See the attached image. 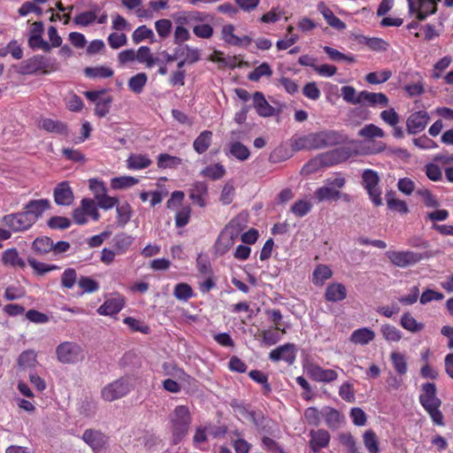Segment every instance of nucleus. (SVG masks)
<instances>
[{
  "instance_id": "338daca9",
  "label": "nucleus",
  "mask_w": 453,
  "mask_h": 453,
  "mask_svg": "<svg viewBox=\"0 0 453 453\" xmlns=\"http://www.w3.org/2000/svg\"><path fill=\"white\" fill-rule=\"evenodd\" d=\"M312 208V203L307 200H298L291 206V212L298 218L307 215Z\"/></svg>"
},
{
  "instance_id": "dca6fc26",
  "label": "nucleus",
  "mask_w": 453,
  "mask_h": 453,
  "mask_svg": "<svg viewBox=\"0 0 453 453\" xmlns=\"http://www.w3.org/2000/svg\"><path fill=\"white\" fill-rule=\"evenodd\" d=\"M430 116L426 111H418L411 113L406 120V130L410 134H417L422 132L427 126Z\"/></svg>"
},
{
  "instance_id": "f8f14e48",
  "label": "nucleus",
  "mask_w": 453,
  "mask_h": 453,
  "mask_svg": "<svg viewBox=\"0 0 453 453\" xmlns=\"http://www.w3.org/2000/svg\"><path fill=\"white\" fill-rule=\"evenodd\" d=\"M306 374L314 381L330 383L338 378V373L333 369H324L315 363H308L303 366Z\"/></svg>"
},
{
  "instance_id": "052dcab7",
  "label": "nucleus",
  "mask_w": 453,
  "mask_h": 453,
  "mask_svg": "<svg viewBox=\"0 0 453 453\" xmlns=\"http://www.w3.org/2000/svg\"><path fill=\"white\" fill-rule=\"evenodd\" d=\"M249 415L250 417V419L254 422L256 426L260 431L266 433V434H273V429H272L273 428L272 427L273 421L271 419L265 418L263 416L257 418L255 411H250L249 413Z\"/></svg>"
},
{
  "instance_id": "3c124183",
  "label": "nucleus",
  "mask_w": 453,
  "mask_h": 453,
  "mask_svg": "<svg viewBox=\"0 0 453 453\" xmlns=\"http://www.w3.org/2000/svg\"><path fill=\"white\" fill-rule=\"evenodd\" d=\"M363 441L369 453H379V441L376 434L372 430H366L363 434Z\"/></svg>"
},
{
  "instance_id": "2f4dec72",
  "label": "nucleus",
  "mask_w": 453,
  "mask_h": 453,
  "mask_svg": "<svg viewBox=\"0 0 453 453\" xmlns=\"http://www.w3.org/2000/svg\"><path fill=\"white\" fill-rule=\"evenodd\" d=\"M148 40L150 43L157 42L153 30L145 25L139 26L132 34V41L135 44H139Z\"/></svg>"
},
{
  "instance_id": "4d7b16f0",
  "label": "nucleus",
  "mask_w": 453,
  "mask_h": 453,
  "mask_svg": "<svg viewBox=\"0 0 453 453\" xmlns=\"http://www.w3.org/2000/svg\"><path fill=\"white\" fill-rule=\"evenodd\" d=\"M360 42L365 43L371 50L376 51H385L389 46V44L385 40L378 37L362 36Z\"/></svg>"
},
{
  "instance_id": "de8ad7c7",
  "label": "nucleus",
  "mask_w": 453,
  "mask_h": 453,
  "mask_svg": "<svg viewBox=\"0 0 453 453\" xmlns=\"http://www.w3.org/2000/svg\"><path fill=\"white\" fill-rule=\"evenodd\" d=\"M390 360L397 374L403 375L407 372V361L403 354L394 351L390 354Z\"/></svg>"
},
{
  "instance_id": "13d9d810",
  "label": "nucleus",
  "mask_w": 453,
  "mask_h": 453,
  "mask_svg": "<svg viewBox=\"0 0 453 453\" xmlns=\"http://www.w3.org/2000/svg\"><path fill=\"white\" fill-rule=\"evenodd\" d=\"M273 70L269 64L262 63L248 74V79L251 81H258L262 77H270Z\"/></svg>"
},
{
  "instance_id": "09e8293b",
  "label": "nucleus",
  "mask_w": 453,
  "mask_h": 453,
  "mask_svg": "<svg viewBox=\"0 0 453 453\" xmlns=\"http://www.w3.org/2000/svg\"><path fill=\"white\" fill-rule=\"evenodd\" d=\"M27 263L35 270V273L38 275H43L51 271L59 269V266L57 265H49L42 262H39L35 257H28Z\"/></svg>"
},
{
  "instance_id": "412c9836",
  "label": "nucleus",
  "mask_w": 453,
  "mask_h": 453,
  "mask_svg": "<svg viewBox=\"0 0 453 453\" xmlns=\"http://www.w3.org/2000/svg\"><path fill=\"white\" fill-rule=\"evenodd\" d=\"M82 439L94 451L101 450L107 441V437L103 433L93 429H87L82 434Z\"/></svg>"
},
{
  "instance_id": "e433bc0d",
  "label": "nucleus",
  "mask_w": 453,
  "mask_h": 453,
  "mask_svg": "<svg viewBox=\"0 0 453 453\" xmlns=\"http://www.w3.org/2000/svg\"><path fill=\"white\" fill-rule=\"evenodd\" d=\"M113 248L118 254H124L127 251L129 247L132 245L134 242V238L126 234L121 233L118 234L114 236L113 240Z\"/></svg>"
},
{
  "instance_id": "20e7f679",
  "label": "nucleus",
  "mask_w": 453,
  "mask_h": 453,
  "mask_svg": "<svg viewBox=\"0 0 453 453\" xmlns=\"http://www.w3.org/2000/svg\"><path fill=\"white\" fill-rule=\"evenodd\" d=\"M243 228L244 225L240 217L232 219L218 236L215 242L216 252L220 255L226 254L234 246Z\"/></svg>"
},
{
  "instance_id": "e2e57ef3",
  "label": "nucleus",
  "mask_w": 453,
  "mask_h": 453,
  "mask_svg": "<svg viewBox=\"0 0 453 453\" xmlns=\"http://www.w3.org/2000/svg\"><path fill=\"white\" fill-rule=\"evenodd\" d=\"M138 180L132 176H120L112 178L111 186L113 189H123L134 186Z\"/></svg>"
},
{
  "instance_id": "bf43d9fd",
  "label": "nucleus",
  "mask_w": 453,
  "mask_h": 453,
  "mask_svg": "<svg viewBox=\"0 0 453 453\" xmlns=\"http://www.w3.org/2000/svg\"><path fill=\"white\" fill-rule=\"evenodd\" d=\"M358 135L368 139L375 137L382 138L385 136V132L382 128L375 126L374 124H368L358 131Z\"/></svg>"
},
{
  "instance_id": "b1692460",
  "label": "nucleus",
  "mask_w": 453,
  "mask_h": 453,
  "mask_svg": "<svg viewBox=\"0 0 453 453\" xmlns=\"http://www.w3.org/2000/svg\"><path fill=\"white\" fill-rule=\"evenodd\" d=\"M124 305V298L120 296L110 298L99 306L97 312L102 316H113L118 314L123 309Z\"/></svg>"
},
{
  "instance_id": "4be33fe9",
  "label": "nucleus",
  "mask_w": 453,
  "mask_h": 453,
  "mask_svg": "<svg viewBox=\"0 0 453 453\" xmlns=\"http://www.w3.org/2000/svg\"><path fill=\"white\" fill-rule=\"evenodd\" d=\"M225 153L227 157H233L239 161H245L250 157V149L241 142H228Z\"/></svg>"
},
{
  "instance_id": "1a4fd4ad",
  "label": "nucleus",
  "mask_w": 453,
  "mask_h": 453,
  "mask_svg": "<svg viewBox=\"0 0 453 453\" xmlns=\"http://www.w3.org/2000/svg\"><path fill=\"white\" fill-rule=\"evenodd\" d=\"M386 256L394 265L401 268L414 265L425 258L422 253L411 250H388Z\"/></svg>"
},
{
  "instance_id": "39448f33",
  "label": "nucleus",
  "mask_w": 453,
  "mask_h": 453,
  "mask_svg": "<svg viewBox=\"0 0 453 453\" xmlns=\"http://www.w3.org/2000/svg\"><path fill=\"white\" fill-rule=\"evenodd\" d=\"M346 184V179L341 173L327 178L324 185L318 188L314 192V197L318 203L325 201H336L341 198V188Z\"/></svg>"
},
{
  "instance_id": "37998d69",
  "label": "nucleus",
  "mask_w": 453,
  "mask_h": 453,
  "mask_svg": "<svg viewBox=\"0 0 453 453\" xmlns=\"http://www.w3.org/2000/svg\"><path fill=\"white\" fill-rule=\"evenodd\" d=\"M333 275L332 270L326 265H319L313 271L312 281L315 285H323Z\"/></svg>"
},
{
  "instance_id": "ea45409f",
  "label": "nucleus",
  "mask_w": 453,
  "mask_h": 453,
  "mask_svg": "<svg viewBox=\"0 0 453 453\" xmlns=\"http://www.w3.org/2000/svg\"><path fill=\"white\" fill-rule=\"evenodd\" d=\"M148 81V76L145 73H138L132 76L127 82L128 88L134 94H141Z\"/></svg>"
},
{
  "instance_id": "5fc2aeb1",
  "label": "nucleus",
  "mask_w": 453,
  "mask_h": 453,
  "mask_svg": "<svg viewBox=\"0 0 453 453\" xmlns=\"http://www.w3.org/2000/svg\"><path fill=\"white\" fill-rule=\"evenodd\" d=\"M116 211L119 225L124 226L132 217V209L130 204L128 203H123L121 204L118 203L116 206Z\"/></svg>"
},
{
  "instance_id": "aec40b11",
  "label": "nucleus",
  "mask_w": 453,
  "mask_h": 453,
  "mask_svg": "<svg viewBox=\"0 0 453 453\" xmlns=\"http://www.w3.org/2000/svg\"><path fill=\"white\" fill-rule=\"evenodd\" d=\"M39 128L48 132L61 135L68 134L67 125L60 120L50 118H41L38 120Z\"/></svg>"
},
{
  "instance_id": "f704fd0d",
  "label": "nucleus",
  "mask_w": 453,
  "mask_h": 453,
  "mask_svg": "<svg viewBox=\"0 0 453 453\" xmlns=\"http://www.w3.org/2000/svg\"><path fill=\"white\" fill-rule=\"evenodd\" d=\"M212 132L204 130L195 139L193 148L198 154L204 153L211 145Z\"/></svg>"
},
{
  "instance_id": "c03bdc74",
  "label": "nucleus",
  "mask_w": 453,
  "mask_h": 453,
  "mask_svg": "<svg viewBox=\"0 0 453 453\" xmlns=\"http://www.w3.org/2000/svg\"><path fill=\"white\" fill-rule=\"evenodd\" d=\"M37 354L33 349H27L23 351L19 358H18V365L22 369H27L35 367L37 364Z\"/></svg>"
},
{
  "instance_id": "a18cd8bd",
  "label": "nucleus",
  "mask_w": 453,
  "mask_h": 453,
  "mask_svg": "<svg viewBox=\"0 0 453 453\" xmlns=\"http://www.w3.org/2000/svg\"><path fill=\"white\" fill-rule=\"evenodd\" d=\"M192 31L196 37L201 39H210L213 35V27L206 20L204 22H195Z\"/></svg>"
},
{
  "instance_id": "6e6d98bb",
  "label": "nucleus",
  "mask_w": 453,
  "mask_h": 453,
  "mask_svg": "<svg viewBox=\"0 0 453 453\" xmlns=\"http://www.w3.org/2000/svg\"><path fill=\"white\" fill-rule=\"evenodd\" d=\"M81 207L88 217H90L94 221H97L100 214L97 210V204L91 198H82L81 201Z\"/></svg>"
},
{
  "instance_id": "49530a36",
  "label": "nucleus",
  "mask_w": 453,
  "mask_h": 453,
  "mask_svg": "<svg viewBox=\"0 0 453 453\" xmlns=\"http://www.w3.org/2000/svg\"><path fill=\"white\" fill-rule=\"evenodd\" d=\"M291 147L294 150H313L311 142V134L306 135H296L291 139Z\"/></svg>"
},
{
  "instance_id": "f257e3e1",
  "label": "nucleus",
  "mask_w": 453,
  "mask_h": 453,
  "mask_svg": "<svg viewBox=\"0 0 453 453\" xmlns=\"http://www.w3.org/2000/svg\"><path fill=\"white\" fill-rule=\"evenodd\" d=\"M418 399L422 407L429 414L432 421L437 426H444V417L440 411L441 401L437 396L435 384L433 382L424 383Z\"/></svg>"
},
{
  "instance_id": "9d476101",
  "label": "nucleus",
  "mask_w": 453,
  "mask_h": 453,
  "mask_svg": "<svg viewBox=\"0 0 453 453\" xmlns=\"http://www.w3.org/2000/svg\"><path fill=\"white\" fill-rule=\"evenodd\" d=\"M107 89L88 90L84 92L86 98L96 104L95 114L99 118L105 117L111 110L113 98L111 96H104Z\"/></svg>"
},
{
  "instance_id": "a211bd4d",
  "label": "nucleus",
  "mask_w": 453,
  "mask_h": 453,
  "mask_svg": "<svg viewBox=\"0 0 453 453\" xmlns=\"http://www.w3.org/2000/svg\"><path fill=\"white\" fill-rule=\"evenodd\" d=\"M309 447L313 453H318L320 449L327 448L331 440V435L326 429H311L309 433Z\"/></svg>"
},
{
  "instance_id": "cd10ccee",
  "label": "nucleus",
  "mask_w": 453,
  "mask_h": 453,
  "mask_svg": "<svg viewBox=\"0 0 453 453\" xmlns=\"http://www.w3.org/2000/svg\"><path fill=\"white\" fill-rule=\"evenodd\" d=\"M347 296L346 287L342 283L329 284L325 292V298L328 302H341Z\"/></svg>"
},
{
  "instance_id": "c9c22d12",
  "label": "nucleus",
  "mask_w": 453,
  "mask_h": 453,
  "mask_svg": "<svg viewBox=\"0 0 453 453\" xmlns=\"http://www.w3.org/2000/svg\"><path fill=\"white\" fill-rule=\"evenodd\" d=\"M32 250L38 256H44L52 251L53 241L48 236L37 237L32 242Z\"/></svg>"
},
{
  "instance_id": "c756f323",
  "label": "nucleus",
  "mask_w": 453,
  "mask_h": 453,
  "mask_svg": "<svg viewBox=\"0 0 453 453\" xmlns=\"http://www.w3.org/2000/svg\"><path fill=\"white\" fill-rule=\"evenodd\" d=\"M178 51L179 58H186V61H189V65H193L201 59V52L197 48L191 47L188 44H180L175 47Z\"/></svg>"
},
{
  "instance_id": "8fccbe9b",
  "label": "nucleus",
  "mask_w": 453,
  "mask_h": 453,
  "mask_svg": "<svg viewBox=\"0 0 453 453\" xmlns=\"http://www.w3.org/2000/svg\"><path fill=\"white\" fill-rule=\"evenodd\" d=\"M155 30L160 39L168 38L173 30V22L168 19H160L154 23Z\"/></svg>"
},
{
  "instance_id": "5701e85b",
  "label": "nucleus",
  "mask_w": 453,
  "mask_h": 453,
  "mask_svg": "<svg viewBox=\"0 0 453 453\" xmlns=\"http://www.w3.org/2000/svg\"><path fill=\"white\" fill-rule=\"evenodd\" d=\"M322 418H324L325 423L328 428L336 430L341 427L344 421V417L337 410L325 406L321 410Z\"/></svg>"
},
{
  "instance_id": "4c0bfd02",
  "label": "nucleus",
  "mask_w": 453,
  "mask_h": 453,
  "mask_svg": "<svg viewBox=\"0 0 453 453\" xmlns=\"http://www.w3.org/2000/svg\"><path fill=\"white\" fill-rule=\"evenodd\" d=\"M152 161L147 155L132 154L127 160V167L131 170H142L151 165Z\"/></svg>"
},
{
  "instance_id": "f03ea898",
  "label": "nucleus",
  "mask_w": 453,
  "mask_h": 453,
  "mask_svg": "<svg viewBox=\"0 0 453 453\" xmlns=\"http://www.w3.org/2000/svg\"><path fill=\"white\" fill-rule=\"evenodd\" d=\"M192 417L190 411L186 405H177L169 415V424L172 432V442L180 443L187 435Z\"/></svg>"
},
{
  "instance_id": "2eb2a0df",
  "label": "nucleus",
  "mask_w": 453,
  "mask_h": 453,
  "mask_svg": "<svg viewBox=\"0 0 453 453\" xmlns=\"http://www.w3.org/2000/svg\"><path fill=\"white\" fill-rule=\"evenodd\" d=\"M51 207L50 201L47 198L29 200L23 206V210L35 224L42 217L43 213Z\"/></svg>"
},
{
  "instance_id": "6ab92c4d",
  "label": "nucleus",
  "mask_w": 453,
  "mask_h": 453,
  "mask_svg": "<svg viewBox=\"0 0 453 453\" xmlns=\"http://www.w3.org/2000/svg\"><path fill=\"white\" fill-rule=\"evenodd\" d=\"M188 196L199 207H205L208 196V185L204 181H195L188 190Z\"/></svg>"
},
{
  "instance_id": "680f3d73",
  "label": "nucleus",
  "mask_w": 453,
  "mask_h": 453,
  "mask_svg": "<svg viewBox=\"0 0 453 453\" xmlns=\"http://www.w3.org/2000/svg\"><path fill=\"white\" fill-rule=\"evenodd\" d=\"M341 95L343 100L349 104H362L361 92L357 94L355 88L351 86H343L341 88Z\"/></svg>"
},
{
  "instance_id": "f3484780",
  "label": "nucleus",
  "mask_w": 453,
  "mask_h": 453,
  "mask_svg": "<svg viewBox=\"0 0 453 453\" xmlns=\"http://www.w3.org/2000/svg\"><path fill=\"white\" fill-rule=\"evenodd\" d=\"M53 198L57 205L69 206L74 201V194L68 181H61L53 189Z\"/></svg>"
},
{
  "instance_id": "603ef678",
  "label": "nucleus",
  "mask_w": 453,
  "mask_h": 453,
  "mask_svg": "<svg viewBox=\"0 0 453 453\" xmlns=\"http://www.w3.org/2000/svg\"><path fill=\"white\" fill-rule=\"evenodd\" d=\"M173 296L179 301L187 302L194 296V291L188 283H178L174 287Z\"/></svg>"
},
{
  "instance_id": "423d86ee",
  "label": "nucleus",
  "mask_w": 453,
  "mask_h": 453,
  "mask_svg": "<svg viewBox=\"0 0 453 453\" xmlns=\"http://www.w3.org/2000/svg\"><path fill=\"white\" fill-rule=\"evenodd\" d=\"M133 387L131 377H121L104 387L101 390V396L106 402H113L126 396Z\"/></svg>"
},
{
  "instance_id": "473e14b6",
  "label": "nucleus",
  "mask_w": 453,
  "mask_h": 453,
  "mask_svg": "<svg viewBox=\"0 0 453 453\" xmlns=\"http://www.w3.org/2000/svg\"><path fill=\"white\" fill-rule=\"evenodd\" d=\"M2 261L4 265L12 267H20L22 269L26 267V262L19 257L16 248L5 250L2 254Z\"/></svg>"
},
{
  "instance_id": "0e129e2a",
  "label": "nucleus",
  "mask_w": 453,
  "mask_h": 453,
  "mask_svg": "<svg viewBox=\"0 0 453 453\" xmlns=\"http://www.w3.org/2000/svg\"><path fill=\"white\" fill-rule=\"evenodd\" d=\"M380 332L388 342H399L403 337L402 332L395 326L389 324L381 326Z\"/></svg>"
},
{
  "instance_id": "0eeeda50",
  "label": "nucleus",
  "mask_w": 453,
  "mask_h": 453,
  "mask_svg": "<svg viewBox=\"0 0 453 453\" xmlns=\"http://www.w3.org/2000/svg\"><path fill=\"white\" fill-rule=\"evenodd\" d=\"M379 173L372 169H365L362 173V185L369 198L375 206L382 204L381 189L379 187Z\"/></svg>"
},
{
  "instance_id": "4468645a",
  "label": "nucleus",
  "mask_w": 453,
  "mask_h": 453,
  "mask_svg": "<svg viewBox=\"0 0 453 453\" xmlns=\"http://www.w3.org/2000/svg\"><path fill=\"white\" fill-rule=\"evenodd\" d=\"M172 17L175 26L192 27L195 22H204L209 16L203 12L180 11L174 12Z\"/></svg>"
},
{
  "instance_id": "9b49d317",
  "label": "nucleus",
  "mask_w": 453,
  "mask_h": 453,
  "mask_svg": "<svg viewBox=\"0 0 453 453\" xmlns=\"http://www.w3.org/2000/svg\"><path fill=\"white\" fill-rule=\"evenodd\" d=\"M2 221L13 233L27 231L35 225L24 210L4 216Z\"/></svg>"
},
{
  "instance_id": "7c9ffc66",
  "label": "nucleus",
  "mask_w": 453,
  "mask_h": 453,
  "mask_svg": "<svg viewBox=\"0 0 453 453\" xmlns=\"http://www.w3.org/2000/svg\"><path fill=\"white\" fill-rule=\"evenodd\" d=\"M375 337V333L368 327L356 329L350 334L349 340L352 343L366 345Z\"/></svg>"
},
{
  "instance_id": "72a5a7b5",
  "label": "nucleus",
  "mask_w": 453,
  "mask_h": 453,
  "mask_svg": "<svg viewBox=\"0 0 453 453\" xmlns=\"http://www.w3.org/2000/svg\"><path fill=\"white\" fill-rule=\"evenodd\" d=\"M319 133L325 148L343 143L347 140L343 134L335 130H323Z\"/></svg>"
},
{
  "instance_id": "a19ab883",
  "label": "nucleus",
  "mask_w": 453,
  "mask_h": 453,
  "mask_svg": "<svg viewBox=\"0 0 453 453\" xmlns=\"http://www.w3.org/2000/svg\"><path fill=\"white\" fill-rule=\"evenodd\" d=\"M226 174V168L223 165L217 163L207 165L201 171V175L212 180L221 179Z\"/></svg>"
},
{
  "instance_id": "864d4df0",
  "label": "nucleus",
  "mask_w": 453,
  "mask_h": 453,
  "mask_svg": "<svg viewBox=\"0 0 453 453\" xmlns=\"http://www.w3.org/2000/svg\"><path fill=\"white\" fill-rule=\"evenodd\" d=\"M136 60L147 68L154 66L153 54L148 46H141L136 51Z\"/></svg>"
},
{
  "instance_id": "58836bf2",
  "label": "nucleus",
  "mask_w": 453,
  "mask_h": 453,
  "mask_svg": "<svg viewBox=\"0 0 453 453\" xmlns=\"http://www.w3.org/2000/svg\"><path fill=\"white\" fill-rule=\"evenodd\" d=\"M400 325L411 333H418L424 329L425 325L416 320V319L410 313L404 312L400 320Z\"/></svg>"
},
{
  "instance_id": "6e6552de",
  "label": "nucleus",
  "mask_w": 453,
  "mask_h": 453,
  "mask_svg": "<svg viewBox=\"0 0 453 453\" xmlns=\"http://www.w3.org/2000/svg\"><path fill=\"white\" fill-rule=\"evenodd\" d=\"M56 355L62 364H75L83 358V350L76 342H64L57 347Z\"/></svg>"
},
{
  "instance_id": "a878e982",
  "label": "nucleus",
  "mask_w": 453,
  "mask_h": 453,
  "mask_svg": "<svg viewBox=\"0 0 453 453\" xmlns=\"http://www.w3.org/2000/svg\"><path fill=\"white\" fill-rule=\"evenodd\" d=\"M362 104H365L372 107H387L388 105V98L383 93L369 92L367 90L361 91Z\"/></svg>"
},
{
  "instance_id": "774afa93",
  "label": "nucleus",
  "mask_w": 453,
  "mask_h": 453,
  "mask_svg": "<svg viewBox=\"0 0 453 453\" xmlns=\"http://www.w3.org/2000/svg\"><path fill=\"white\" fill-rule=\"evenodd\" d=\"M97 18L96 11H88L81 12L73 19V22L77 26L87 27L95 22Z\"/></svg>"
},
{
  "instance_id": "79ce46f5",
  "label": "nucleus",
  "mask_w": 453,
  "mask_h": 453,
  "mask_svg": "<svg viewBox=\"0 0 453 453\" xmlns=\"http://www.w3.org/2000/svg\"><path fill=\"white\" fill-rule=\"evenodd\" d=\"M338 439L340 443L345 448L346 453H361L355 437L350 433H341Z\"/></svg>"
},
{
  "instance_id": "69168bd1",
  "label": "nucleus",
  "mask_w": 453,
  "mask_h": 453,
  "mask_svg": "<svg viewBox=\"0 0 453 453\" xmlns=\"http://www.w3.org/2000/svg\"><path fill=\"white\" fill-rule=\"evenodd\" d=\"M181 164V159L178 157L171 156L167 153H161L157 157L158 168H173Z\"/></svg>"
},
{
  "instance_id": "7ed1b4c3",
  "label": "nucleus",
  "mask_w": 453,
  "mask_h": 453,
  "mask_svg": "<svg viewBox=\"0 0 453 453\" xmlns=\"http://www.w3.org/2000/svg\"><path fill=\"white\" fill-rule=\"evenodd\" d=\"M58 68L59 65L55 58L38 54L23 60L19 64L18 73L22 75L48 74L58 71Z\"/></svg>"
},
{
  "instance_id": "393cba45",
  "label": "nucleus",
  "mask_w": 453,
  "mask_h": 453,
  "mask_svg": "<svg viewBox=\"0 0 453 453\" xmlns=\"http://www.w3.org/2000/svg\"><path fill=\"white\" fill-rule=\"evenodd\" d=\"M252 99L253 106L259 116L271 117L274 115L275 109L269 104L262 92H255L253 94Z\"/></svg>"
},
{
  "instance_id": "bb28decb",
  "label": "nucleus",
  "mask_w": 453,
  "mask_h": 453,
  "mask_svg": "<svg viewBox=\"0 0 453 453\" xmlns=\"http://www.w3.org/2000/svg\"><path fill=\"white\" fill-rule=\"evenodd\" d=\"M441 0H418L414 12H417V19H426L428 16L437 12V4Z\"/></svg>"
},
{
  "instance_id": "c85d7f7f",
  "label": "nucleus",
  "mask_w": 453,
  "mask_h": 453,
  "mask_svg": "<svg viewBox=\"0 0 453 453\" xmlns=\"http://www.w3.org/2000/svg\"><path fill=\"white\" fill-rule=\"evenodd\" d=\"M317 9L330 27L336 29L345 28V23L336 17L324 2H319L317 5Z\"/></svg>"
},
{
  "instance_id": "ddd939ff",
  "label": "nucleus",
  "mask_w": 453,
  "mask_h": 453,
  "mask_svg": "<svg viewBox=\"0 0 453 453\" xmlns=\"http://www.w3.org/2000/svg\"><path fill=\"white\" fill-rule=\"evenodd\" d=\"M296 353L297 349L294 343H285L271 350L268 357L272 362L284 361L292 365L296 362Z\"/></svg>"
}]
</instances>
